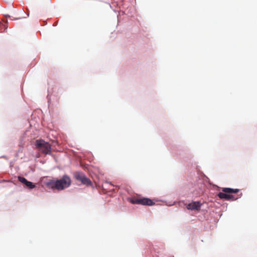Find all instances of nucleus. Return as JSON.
<instances>
[{"instance_id":"nucleus-6","label":"nucleus","mask_w":257,"mask_h":257,"mask_svg":"<svg viewBox=\"0 0 257 257\" xmlns=\"http://www.w3.org/2000/svg\"><path fill=\"white\" fill-rule=\"evenodd\" d=\"M201 204L199 202H193L188 204L187 206V208L189 210H199L200 209Z\"/></svg>"},{"instance_id":"nucleus-5","label":"nucleus","mask_w":257,"mask_h":257,"mask_svg":"<svg viewBox=\"0 0 257 257\" xmlns=\"http://www.w3.org/2000/svg\"><path fill=\"white\" fill-rule=\"evenodd\" d=\"M74 177L77 181H80L83 184L87 186L91 185V181L83 173L76 172L74 174Z\"/></svg>"},{"instance_id":"nucleus-8","label":"nucleus","mask_w":257,"mask_h":257,"mask_svg":"<svg viewBox=\"0 0 257 257\" xmlns=\"http://www.w3.org/2000/svg\"><path fill=\"white\" fill-rule=\"evenodd\" d=\"M29 188L32 189L35 187V185L31 182L28 181V183L25 184Z\"/></svg>"},{"instance_id":"nucleus-1","label":"nucleus","mask_w":257,"mask_h":257,"mask_svg":"<svg viewBox=\"0 0 257 257\" xmlns=\"http://www.w3.org/2000/svg\"><path fill=\"white\" fill-rule=\"evenodd\" d=\"M71 183V181L70 177L67 175H64L63 177L59 180H57L56 181L51 180L49 181L47 184L48 186H51L53 188H55L58 190H63L69 187Z\"/></svg>"},{"instance_id":"nucleus-4","label":"nucleus","mask_w":257,"mask_h":257,"mask_svg":"<svg viewBox=\"0 0 257 257\" xmlns=\"http://www.w3.org/2000/svg\"><path fill=\"white\" fill-rule=\"evenodd\" d=\"M222 191L224 193L220 192L217 196L220 199H225L226 200H236L237 198H235L234 196L226 193H237L239 190L238 189H232L230 188H223Z\"/></svg>"},{"instance_id":"nucleus-7","label":"nucleus","mask_w":257,"mask_h":257,"mask_svg":"<svg viewBox=\"0 0 257 257\" xmlns=\"http://www.w3.org/2000/svg\"><path fill=\"white\" fill-rule=\"evenodd\" d=\"M18 180L21 182L22 183H23L25 185L28 183V180L25 178L24 177H21V176H19L18 177Z\"/></svg>"},{"instance_id":"nucleus-3","label":"nucleus","mask_w":257,"mask_h":257,"mask_svg":"<svg viewBox=\"0 0 257 257\" xmlns=\"http://www.w3.org/2000/svg\"><path fill=\"white\" fill-rule=\"evenodd\" d=\"M128 201L133 204H140L148 206H152L155 204V203L151 199L140 196L129 198Z\"/></svg>"},{"instance_id":"nucleus-2","label":"nucleus","mask_w":257,"mask_h":257,"mask_svg":"<svg viewBox=\"0 0 257 257\" xmlns=\"http://www.w3.org/2000/svg\"><path fill=\"white\" fill-rule=\"evenodd\" d=\"M35 146L39 151L45 155L50 154L51 153V146L50 144L42 139L36 140Z\"/></svg>"}]
</instances>
